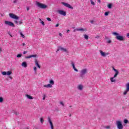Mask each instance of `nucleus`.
<instances>
[{"instance_id": "nucleus-52", "label": "nucleus", "mask_w": 129, "mask_h": 129, "mask_svg": "<svg viewBox=\"0 0 129 129\" xmlns=\"http://www.w3.org/2000/svg\"><path fill=\"white\" fill-rule=\"evenodd\" d=\"M98 3H100V0H97Z\"/></svg>"}, {"instance_id": "nucleus-49", "label": "nucleus", "mask_w": 129, "mask_h": 129, "mask_svg": "<svg viewBox=\"0 0 129 129\" xmlns=\"http://www.w3.org/2000/svg\"><path fill=\"white\" fill-rule=\"evenodd\" d=\"M39 21H40V22H42V19H41V18H39Z\"/></svg>"}, {"instance_id": "nucleus-48", "label": "nucleus", "mask_w": 129, "mask_h": 129, "mask_svg": "<svg viewBox=\"0 0 129 129\" xmlns=\"http://www.w3.org/2000/svg\"><path fill=\"white\" fill-rule=\"evenodd\" d=\"M22 21H20L19 22V25H22Z\"/></svg>"}, {"instance_id": "nucleus-42", "label": "nucleus", "mask_w": 129, "mask_h": 129, "mask_svg": "<svg viewBox=\"0 0 129 129\" xmlns=\"http://www.w3.org/2000/svg\"><path fill=\"white\" fill-rule=\"evenodd\" d=\"M56 28H58L59 27V24H57L55 25Z\"/></svg>"}, {"instance_id": "nucleus-53", "label": "nucleus", "mask_w": 129, "mask_h": 129, "mask_svg": "<svg viewBox=\"0 0 129 129\" xmlns=\"http://www.w3.org/2000/svg\"><path fill=\"white\" fill-rule=\"evenodd\" d=\"M23 46H26V44L25 43H23Z\"/></svg>"}, {"instance_id": "nucleus-50", "label": "nucleus", "mask_w": 129, "mask_h": 129, "mask_svg": "<svg viewBox=\"0 0 129 129\" xmlns=\"http://www.w3.org/2000/svg\"><path fill=\"white\" fill-rule=\"evenodd\" d=\"M39 21H40V22H42V19H41V18H39Z\"/></svg>"}, {"instance_id": "nucleus-2", "label": "nucleus", "mask_w": 129, "mask_h": 129, "mask_svg": "<svg viewBox=\"0 0 129 129\" xmlns=\"http://www.w3.org/2000/svg\"><path fill=\"white\" fill-rule=\"evenodd\" d=\"M112 35L116 36V39H117V40H118L119 41H124V38H123V36H119V34L118 33L113 32L112 33Z\"/></svg>"}, {"instance_id": "nucleus-22", "label": "nucleus", "mask_w": 129, "mask_h": 129, "mask_svg": "<svg viewBox=\"0 0 129 129\" xmlns=\"http://www.w3.org/2000/svg\"><path fill=\"white\" fill-rule=\"evenodd\" d=\"M12 112L13 113H14V114H16V115H18L20 114V113L18 111H17L13 110Z\"/></svg>"}, {"instance_id": "nucleus-20", "label": "nucleus", "mask_w": 129, "mask_h": 129, "mask_svg": "<svg viewBox=\"0 0 129 129\" xmlns=\"http://www.w3.org/2000/svg\"><path fill=\"white\" fill-rule=\"evenodd\" d=\"M77 88L79 90H82L83 89V86L82 85H79Z\"/></svg>"}, {"instance_id": "nucleus-46", "label": "nucleus", "mask_w": 129, "mask_h": 129, "mask_svg": "<svg viewBox=\"0 0 129 129\" xmlns=\"http://www.w3.org/2000/svg\"><path fill=\"white\" fill-rule=\"evenodd\" d=\"M27 11H29L30 10V8H29V7H27Z\"/></svg>"}, {"instance_id": "nucleus-45", "label": "nucleus", "mask_w": 129, "mask_h": 129, "mask_svg": "<svg viewBox=\"0 0 129 129\" xmlns=\"http://www.w3.org/2000/svg\"><path fill=\"white\" fill-rule=\"evenodd\" d=\"M59 36H60V37H62V33H59Z\"/></svg>"}, {"instance_id": "nucleus-8", "label": "nucleus", "mask_w": 129, "mask_h": 129, "mask_svg": "<svg viewBox=\"0 0 129 129\" xmlns=\"http://www.w3.org/2000/svg\"><path fill=\"white\" fill-rule=\"evenodd\" d=\"M125 87L126 89L123 93L124 95H126L127 92H129V83L125 84Z\"/></svg>"}, {"instance_id": "nucleus-16", "label": "nucleus", "mask_w": 129, "mask_h": 129, "mask_svg": "<svg viewBox=\"0 0 129 129\" xmlns=\"http://www.w3.org/2000/svg\"><path fill=\"white\" fill-rule=\"evenodd\" d=\"M35 64L36 66H37L38 68H39V69H41V66L39 64V61H38V60L37 59L35 60Z\"/></svg>"}, {"instance_id": "nucleus-24", "label": "nucleus", "mask_w": 129, "mask_h": 129, "mask_svg": "<svg viewBox=\"0 0 129 129\" xmlns=\"http://www.w3.org/2000/svg\"><path fill=\"white\" fill-rule=\"evenodd\" d=\"M90 1L91 2V5H92V6H95V3H94L93 0H90Z\"/></svg>"}, {"instance_id": "nucleus-29", "label": "nucleus", "mask_w": 129, "mask_h": 129, "mask_svg": "<svg viewBox=\"0 0 129 129\" xmlns=\"http://www.w3.org/2000/svg\"><path fill=\"white\" fill-rule=\"evenodd\" d=\"M20 34L22 37H23V38H25V35H24V34H23V33H22L21 31H20Z\"/></svg>"}, {"instance_id": "nucleus-35", "label": "nucleus", "mask_w": 129, "mask_h": 129, "mask_svg": "<svg viewBox=\"0 0 129 129\" xmlns=\"http://www.w3.org/2000/svg\"><path fill=\"white\" fill-rule=\"evenodd\" d=\"M40 23L43 26H45V23H44V21H41Z\"/></svg>"}, {"instance_id": "nucleus-12", "label": "nucleus", "mask_w": 129, "mask_h": 129, "mask_svg": "<svg viewBox=\"0 0 129 129\" xmlns=\"http://www.w3.org/2000/svg\"><path fill=\"white\" fill-rule=\"evenodd\" d=\"M12 71H8L7 72H2V75H8V76H10V75L12 74Z\"/></svg>"}, {"instance_id": "nucleus-37", "label": "nucleus", "mask_w": 129, "mask_h": 129, "mask_svg": "<svg viewBox=\"0 0 129 129\" xmlns=\"http://www.w3.org/2000/svg\"><path fill=\"white\" fill-rule=\"evenodd\" d=\"M47 21H48L49 22H51V18H47Z\"/></svg>"}, {"instance_id": "nucleus-15", "label": "nucleus", "mask_w": 129, "mask_h": 129, "mask_svg": "<svg viewBox=\"0 0 129 129\" xmlns=\"http://www.w3.org/2000/svg\"><path fill=\"white\" fill-rule=\"evenodd\" d=\"M35 58V57H37V54H33L29 56H25V59H30V58L33 57Z\"/></svg>"}, {"instance_id": "nucleus-27", "label": "nucleus", "mask_w": 129, "mask_h": 129, "mask_svg": "<svg viewBox=\"0 0 129 129\" xmlns=\"http://www.w3.org/2000/svg\"><path fill=\"white\" fill-rule=\"evenodd\" d=\"M123 122H124V123H128V120H127L126 119H125L123 120Z\"/></svg>"}, {"instance_id": "nucleus-21", "label": "nucleus", "mask_w": 129, "mask_h": 129, "mask_svg": "<svg viewBox=\"0 0 129 129\" xmlns=\"http://www.w3.org/2000/svg\"><path fill=\"white\" fill-rule=\"evenodd\" d=\"M26 97H27V98H28V99H33L34 98H33V97L30 95L27 94L26 95Z\"/></svg>"}, {"instance_id": "nucleus-5", "label": "nucleus", "mask_w": 129, "mask_h": 129, "mask_svg": "<svg viewBox=\"0 0 129 129\" xmlns=\"http://www.w3.org/2000/svg\"><path fill=\"white\" fill-rule=\"evenodd\" d=\"M36 6L38 7V8H40V9H46L47 7V5L40 3L39 2H36Z\"/></svg>"}, {"instance_id": "nucleus-7", "label": "nucleus", "mask_w": 129, "mask_h": 129, "mask_svg": "<svg viewBox=\"0 0 129 129\" xmlns=\"http://www.w3.org/2000/svg\"><path fill=\"white\" fill-rule=\"evenodd\" d=\"M5 24L7 26H9L10 27H15V24H14L13 22H12L11 21H5Z\"/></svg>"}, {"instance_id": "nucleus-14", "label": "nucleus", "mask_w": 129, "mask_h": 129, "mask_svg": "<svg viewBox=\"0 0 129 129\" xmlns=\"http://www.w3.org/2000/svg\"><path fill=\"white\" fill-rule=\"evenodd\" d=\"M57 13L62 16H66V12L63 10H58Z\"/></svg>"}, {"instance_id": "nucleus-61", "label": "nucleus", "mask_w": 129, "mask_h": 129, "mask_svg": "<svg viewBox=\"0 0 129 129\" xmlns=\"http://www.w3.org/2000/svg\"><path fill=\"white\" fill-rule=\"evenodd\" d=\"M70 116H71V114H70Z\"/></svg>"}, {"instance_id": "nucleus-13", "label": "nucleus", "mask_w": 129, "mask_h": 129, "mask_svg": "<svg viewBox=\"0 0 129 129\" xmlns=\"http://www.w3.org/2000/svg\"><path fill=\"white\" fill-rule=\"evenodd\" d=\"M99 52H100V54L101 56H102V57H106V56H107V55H108V53L104 52L102 51V50H99Z\"/></svg>"}, {"instance_id": "nucleus-58", "label": "nucleus", "mask_w": 129, "mask_h": 129, "mask_svg": "<svg viewBox=\"0 0 129 129\" xmlns=\"http://www.w3.org/2000/svg\"><path fill=\"white\" fill-rule=\"evenodd\" d=\"M2 51V48L0 47V52Z\"/></svg>"}, {"instance_id": "nucleus-25", "label": "nucleus", "mask_w": 129, "mask_h": 129, "mask_svg": "<svg viewBox=\"0 0 129 129\" xmlns=\"http://www.w3.org/2000/svg\"><path fill=\"white\" fill-rule=\"evenodd\" d=\"M112 7V4H109L108 5L107 7L108 9H111V7Z\"/></svg>"}, {"instance_id": "nucleus-59", "label": "nucleus", "mask_w": 129, "mask_h": 129, "mask_svg": "<svg viewBox=\"0 0 129 129\" xmlns=\"http://www.w3.org/2000/svg\"><path fill=\"white\" fill-rule=\"evenodd\" d=\"M70 107H72V106H71H71H70Z\"/></svg>"}, {"instance_id": "nucleus-18", "label": "nucleus", "mask_w": 129, "mask_h": 129, "mask_svg": "<svg viewBox=\"0 0 129 129\" xmlns=\"http://www.w3.org/2000/svg\"><path fill=\"white\" fill-rule=\"evenodd\" d=\"M21 66H22V67H24V68H27L28 64H27V62L26 61H24L22 63Z\"/></svg>"}, {"instance_id": "nucleus-32", "label": "nucleus", "mask_w": 129, "mask_h": 129, "mask_svg": "<svg viewBox=\"0 0 129 129\" xmlns=\"http://www.w3.org/2000/svg\"><path fill=\"white\" fill-rule=\"evenodd\" d=\"M104 127L105 128L109 129L110 128V126H105Z\"/></svg>"}, {"instance_id": "nucleus-60", "label": "nucleus", "mask_w": 129, "mask_h": 129, "mask_svg": "<svg viewBox=\"0 0 129 129\" xmlns=\"http://www.w3.org/2000/svg\"><path fill=\"white\" fill-rule=\"evenodd\" d=\"M58 51H59V49H57V52H58Z\"/></svg>"}, {"instance_id": "nucleus-3", "label": "nucleus", "mask_w": 129, "mask_h": 129, "mask_svg": "<svg viewBox=\"0 0 129 129\" xmlns=\"http://www.w3.org/2000/svg\"><path fill=\"white\" fill-rule=\"evenodd\" d=\"M49 83L47 85H45L43 86V87L46 88H52L53 87V85L54 84V81L53 80H49Z\"/></svg>"}, {"instance_id": "nucleus-38", "label": "nucleus", "mask_w": 129, "mask_h": 129, "mask_svg": "<svg viewBox=\"0 0 129 129\" xmlns=\"http://www.w3.org/2000/svg\"><path fill=\"white\" fill-rule=\"evenodd\" d=\"M60 104L62 105V106H64V103H63V102H60Z\"/></svg>"}, {"instance_id": "nucleus-40", "label": "nucleus", "mask_w": 129, "mask_h": 129, "mask_svg": "<svg viewBox=\"0 0 129 129\" xmlns=\"http://www.w3.org/2000/svg\"><path fill=\"white\" fill-rule=\"evenodd\" d=\"M28 53V51H24V52H23V54H27Z\"/></svg>"}, {"instance_id": "nucleus-57", "label": "nucleus", "mask_w": 129, "mask_h": 129, "mask_svg": "<svg viewBox=\"0 0 129 129\" xmlns=\"http://www.w3.org/2000/svg\"><path fill=\"white\" fill-rule=\"evenodd\" d=\"M95 38H99V36H96Z\"/></svg>"}, {"instance_id": "nucleus-10", "label": "nucleus", "mask_w": 129, "mask_h": 129, "mask_svg": "<svg viewBox=\"0 0 129 129\" xmlns=\"http://www.w3.org/2000/svg\"><path fill=\"white\" fill-rule=\"evenodd\" d=\"M9 17L12 18V19H14V20H18L19 19V17L13 13L9 14Z\"/></svg>"}, {"instance_id": "nucleus-31", "label": "nucleus", "mask_w": 129, "mask_h": 129, "mask_svg": "<svg viewBox=\"0 0 129 129\" xmlns=\"http://www.w3.org/2000/svg\"><path fill=\"white\" fill-rule=\"evenodd\" d=\"M22 54H19L17 55V58H21V57H22Z\"/></svg>"}, {"instance_id": "nucleus-17", "label": "nucleus", "mask_w": 129, "mask_h": 129, "mask_svg": "<svg viewBox=\"0 0 129 129\" xmlns=\"http://www.w3.org/2000/svg\"><path fill=\"white\" fill-rule=\"evenodd\" d=\"M71 64L74 70H75V71H76V72H78V70H77V69H76V68L75 67V64H74V62H73V61H72Z\"/></svg>"}, {"instance_id": "nucleus-19", "label": "nucleus", "mask_w": 129, "mask_h": 129, "mask_svg": "<svg viewBox=\"0 0 129 129\" xmlns=\"http://www.w3.org/2000/svg\"><path fill=\"white\" fill-rule=\"evenodd\" d=\"M77 31H81V32H85V31H87L86 28H77Z\"/></svg>"}, {"instance_id": "nucleus-26", "label": "nucleus", "mask_w": 129, "mask_h": 129, "mask_svg": "<svg viewBox=\"0 0 129 129\" xmlns=\"http://www.w3.org/2000/svg\"><path fill=\"white\" fill-rule=\"evenodd\" d=\"M4 102V98L2 97H0V103Z\"/></svg>"}, {"instance_id": "nucleus-54", "label": "nucleus", "mask_w": 129, "mask_h": 129, "mask_svg": "<svg viewBox=\"0 0 129 129\" xmlns=\"http://www.w3.org/2000/svg\"><path fill=\"white\" fill-rule=\"evenodd\" d=\"M9 35H10V37H13V36L11 34H10V33H9Z\"/></svg>"}, {"instance_id": "nucleus-47", "label": "nucleus", "mask_w": 129, "mask_h": 129, "mask_svg": "<svg viewBox=\"0 0 129 129\" xmlns=\"http://www.w3.org/2000/svg\"><path fill=\"white\" fill-rule=\"evenodd\" d=\"M14 22L15 23V24H18V21H15Z\"/></svg>"}, {"instance_id": "nucleus-51", "label": "nucleus", "mask_w": 129, "mask_h": 129, "mask_svg": "<svg viewBox=\"0 0 129 129\" xmlns=\"http://www.w3.org/2000/svg\"><path fill=\"white\" fill-rule=\"evenodd\" d=\"M76 31H77V30H76V29H75V30H74V33H75V32H76Z\"/></svg>"}, {"instance_id": "nucleus-23", "label": "nucleus", "mask_w": 129, "mask_h": 129, "mask_svg": "<svg viewBox=\"0 0 129 129\" xmlns=\"http://www.w3.org/2000/svg\"><path fill=\"white\" fill-rule=\"evenodd\" d=\"M60 50L63 51V52H67V49L66 48H64L63 47H60Z\"/></svg>"}, {"instance_id": "nucleus-11", "label": "nucleus", "mask_w": 129, "mask_h": 129, "mask_svg": "<svg viewBox=\"0 0 129 129\" xmlns=\"http://www.w3.org/2000/svg\"><path fill=\"white\" fill-rule=\"evenodd\" d=\"M62 4L65 7H67V8H69V9H71L72 10H73V8L70 4L64 2H62Z\"/></svg>"}, {"instance_id": "nucleus-39", "label": "nucleus", "mask_w": 129, "mask_h": 129, "mask_svg": "<svg viewBox=\"0 0 129 129\" xmlns=\"http://www.w3.org/2000/svg\"><path fill=\"white\" fill-rule=\"evenodd\" d=\"M90 23H91V24H93V23H94V20H91Z\"/></svg>"}, {"instance_id": "nucleus-30", "label": "nucleus", "mask_w": 129, "mask_h": 129, "mask_svg": "<svg viewBox=\"0 0 129 129\" xmlns=\"http://www.w3.org/2000/svg\"><path fill=\"white\" fill-rule=\"evenodd\" d=\"M84 38H85V39H86V40H88V35H84Z\"/></svg>"}, {"instance_id": "nucleus-56", "label": "nucleus", "mask_w": 129, "mask_h": 129, "mask_svg": "<svg viewBox=\"0 0 129 129\" xmlns=\"http://www.w3.org/2000/svg\"><path fill=\"white\" fill-rule=\"evenodd\" d=\"M69 32H70V30H68L67 33H69Z\"/></svg>"}, {"instance_id": "nucleus-36", "label": "nucleus", "mask_w": 129, "mask_h": 129, "mask_svg": "<svg viewBox=\"0 0 129 129\" xmlns=\"http://www.w3.org/2000/svg\"><path fill=\"white\" fill-rule=\"evenodd\" d=\"M13 3L14 4H17V3H18V0H14Z\"/></svg>"}, {"instance_id": "nucleus-34", "label": "nucleus", "mask_w": 129, "mask_h": 129, "mask_svg": "<svg viewBox=\"0 0 129 129\" xmlns=\"http://www.w3.org/2000/svg\"><path fill=\"white\" fill-rule=\"evenodd\" d=\"M34 70L35 71V73H37V67H35L34 68Z\"/></svg>"}, {"instance_id": "nucleus-41", "label": "nucleus", "mask_w": 129, "mask_h": 129, "mask_svg": "<svg viewBox=\"0 0 129 129\" xmlns=\"http://www.w3.org/2000/svg\"><path fill=\"white\" fill-rule=\"evenodd\" d=\"M107 43H108V44H110V43H111V40H108V41H107Z\"/></svg>"}, {"instance_id": "nucleus-55", "label": "nucleus", "mask_w": 129, "mask_h": 129, "mask_svg": "<svg viewBox=\"0 0 129 129\" xmlns=\"http://www.w3.org/2000/svg\"><path fill=\"white\" fill-rule=\"evenodd\" d=\"M9 78H10V79H13V77H9Z\"/></svg>"}, {"instance_id": "nucleus-43", "label": "nucleus", "mask_w": 129, "mask_h": 129, "mask_svg": "<svg viewBox=\"0 0 129 129\" xmlns=\"http://www.w3.org/2000/svg\"><path fill=\"white\" fill-rule=\"evenodd\" d=\"M126 37L127 38H129V33H127Z\"/></svg>"}, {"instance_id": "nucleus-28", "label": "nucleus", "mask_w": 129, "mask_h": 129, "mask_svg": "<svg viewBox=\"0 0 129 129\" xmlns=\"http://www.w3.org/2000/svg\"><path fill=\"white\" fill-rule=\"evenodd\" d=\"M40 120L41 123H44V119L43 118H40Z\"/></svg>"}, {"instance_id": "nucleus-6", "label": "nucleus", "mask_w": 129, "mask_h": 129, "mask_svg": "<svg viewBox=\"0 0 129 129\" xmlns=\"http://www.w3.org/2000/svg\"><path fill=\"white\" fill-rule=\"evenodd\" d=\"M87 73V70L86 69H83L80 72V77L83 78V76Z\"/></svg>"}, {"instance_id": "nucleus-4", "label": "nucleus", "mask_w": 129, "mask_h": 129, "mask_svg": "<svg viewBox=\"0 0 129 129\" xmlns=\"http://www.w3.org/2000/svg\"><path fill=\"white\" fill-rule=\"evenodd\" d=\"M116 124L117 125V128L118 129H123V125L120 120L116 121Z\"/></svg>"}, {"instance_id": "nucleus-9", "label": "nucleus", "mask_w": 129, "mask_h": 129, "mask_svg": "<svg viewBox=\"0 0 129 129\" xmlns=\"http://www.w3.org/2000/svg\"><path fill=\"white\" fill-rule=\"evenodd\" d=\"M48 121L50 124V127L51 129H54V125H53V122H52V119H51V117L50 116H48L47 117Z\"/></svg>"}, {"instance_id": "nucleus-33", "label": "nucleus", "mask_w": 129, "mask_h": 129, "mask_svg": "<svg viewBox=\"0 0 129 129\" xmlns=\"http://www.w3.org/2000/svg\"><path fill=\"white\" fill-rule=\"evenodd\" d=\"M108 14H109V12H105L104 15L105 16H108Z\"/></svg>"}, {"instance_id": "nucleus-44", "label": "nucleus", "mask_w": 129, "mask_h": 129, "mask_svg": "<svg viewBox=\"0 0 129 129\" xmlns=\"http://www.w3.org/2000/svg\"><path fill=\"white\" fill-rule=\"evenodd\" d=\"M42 99H43V100H45V99H46V97L45 96V95Z\"/></svg>"}, {"instance_id": "nucleus-1", "label": "nucleus", "mask_w": 129, "mask_h": 129, "mask_svg": "<svg viewBox=\"0 0 129 129\" xmlns=\"http://www.w3.org/2000/svg\"><path fill=\"white\" fill-rule=\"evenodd\" d=\"M113 70L115 71V74L114 75L113 77L110 78V80L111 81V82H116V80L115 79H114V78H116V77H117V75H118V71L115 69H114V68H113Z\"/></svg>"}]
</instances>
